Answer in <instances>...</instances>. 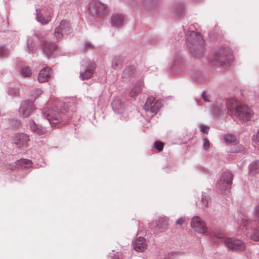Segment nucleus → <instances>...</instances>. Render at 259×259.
<instances>
[{
    "instance_id": "obj_23",
    "label": "nucleus",
    "mask_w": 259,
    "mask_h": 259,
    "mask_svg": "<svg viewBox=\"0 0 259 259\" xmlns=\"http://www.w3.org/2000/svg\"><path fill=\"white\" fill-rule=\"evenodd\" d=\"M143 85V81L140 80L137 81L135 85L129 93V95L131 97H134L138 94L141 90V88Z\"/></svg>"
},
{
    "instance_id": "obj_53",
    "label": "nucleus",
    "mask_w": 259,
    "mask_h": 259,
    "mask_svg": "<svg viewBox=\"0 0 259 259\" xmlns=\"http://www.w3.org/2000/svg\"><path fill=\"white\" fill-rule=\"evenodd\" d=\"M9 168H11L12 170L14 169V168L13 167H9Z\"/></svg>"
},
{
    "instance_id": "obj_20",
    "label": "nucleus",
    "mask_w": 259,
    "mask_h": 259,
    "mask_svg": "<svg viewBox=\"0 0 259 259\" xmlns=\"http://www.w3.org/2000/svg\"><path fill=\"white\" fill-rule=\"evenodd\" d=\"M51 69L45 68L42 69L38 75V80L39 82H44L48 80L51 76Z\"/></svg>"
},
{
    "instance_id": "obj_26",
    "label": "nucleus",
    "mask_w": 259,
    "mask_h": 259,
    "mask_svg": "<svg viewBox=\"0 0 259 259\" xmlns=\"http://www.w3.org/2000/svg\"><path fill=\"white\" fill-rule=\"evenodd\" d=\"M183 65V61L181 56H177L173 58V63L171 67L174 69L182 68Z\"/></svg>"
},
{
    "instance_id": "obj_2",
    "label": "nucleus",
    "mask_w": 259,
    "mask_h": 259,
    "mask_svg": "<svg viewBox=\"0 0 259 259\" xmlns=\"http://www.w3.org/2000/svg\"><path fill=\"white\" fill-rule=\"evenodd\" d=\"M188 46L192 54L195 56H199L203 54L204 40L201 35L192 31L186 33Z\"/></svg>"
},
{
    "instance_id": "obj_12",
    "label": "nucleus",
    "mask_w": 259,
    "mask_h": 259,
    "mask_svg": "<svg viewBox=\"0 0 259 259\" xmlns=\"http://www.w3.org/2000/svg\"><path fill=\"white\" fill-rule=\"evenodd\" d=\"M53 14V10L49 9L47 10H36V20L42 25H46L51 21Z\"/></svg>"
},
{
    "instance_id": "obj_44",
    "label": "nucleus",
    "mask_w": 259,
    "mask_h": 259,
    "mask_svg": "<svg viewBox=\"0 0 259 259\" xmlns=\"http://www.w3.org/2000/svg\"><path fill=\"white\" fill-rule=\"evenodd\" d=\"M155 0H143V4L146 7H151Z\"/></svg>"
},
{
    "instance_id": "obj_25",
    "label": "nucleus",
    "mask_w": 259,
    "mask_h": 259,
    "mask_svg": "<svg viewBox=\"0 0 259 259\" xmlns=\"http://www.w3.org/2000/svg\"><path fill=\"white\" fill-rule=\"evenodd\" d=\"M174 11L175 13L179 16H181L185 10V4L183 3H178L174 6Z\"/></svg>"
},
{
    "instance_id": "obj_13",
    "label": "nucleus",
    "mask_w": 259,
    "mask_h": 259,
    "mask_svg": "<svg viewBox=\"0 0 259 259\" xmlns=\"http://www.w3.org/2000/svg\"><path fill=\"white\" fill-rule=\"evenodd\" d=\"M225 244L229 249L236 251H243L246 248L245 244L242 241L232 238H227Z\"/></svg>"
},
{
    "instance_id": "obj_17",
    "label": "nucleus",
    "mask_w": 259,
    "mask_h": 259,
    "mask_svg": "<svg viewBox=\"0 0 259 259\" xmlns=\"http://www.w3.org/2000/svg\"><path fill=\"white\" fill-rule=\"evenodd\" d=\"M125 17L120 13H115L111 16L110 23L111 26L117 29L121 27L125 22Z\"/></svg>"
},
{
    "instance_id": "obj_9",
    "label": "nucleus",
    "mask_w": 259,
    "mask_h": 259,
    "mask_svg": "<svg viewBox=\"0 0 259 259\" xmlns=\"http://www.w3.org/2000/svg\"><path fill=\"white\" fill-rule=\"evenodd\" d=\"M42 116L46 118L52 126H56L58 124L63 121V117L60 116L58 110L50 109L45 112H42Z\"/></svg>"
},
{
    "instance_id": "obj_16",
    "label": "nucleus",
    "mask_w": 259,
    "mask_h": 259,
    "mask_svg": "<svg viewBox=\"0 0 259 259\" xmlns=\"http://www.w3.org/2000/svg\"><path fill=\"white\" fill-rule=\"evenodd\" d=\"M29 140V136L26 134L23 133L16 134L13 138V143L18 148L27 146Z\"/></svg>"
},
{
    "instance_id": "obj_10",
    "label": "nucleus",
    "mask_w": 259,
    "mask_h": 259,
    "mask_svg": "<svg viewBox=\"0 0 259 259\" xmlns=\"http://www.w3.org/2000/svg\"><path fill=\"white\" fill-rule=\"evenodd\" d=\"M72 28L69 21L66 20H62L59 26L54 31V35L57 39H61L63 35L69 34L72 32Z\"/></svg>"
},
{
    "instance_id": "obj_38",
    "label": "nucleus",
    "mask_w": 259,
    "mask_h": 259,
    "mask_svg": "<svg viewBox=\"0 0 259 259\" xmlns=\"http://www.w3.org/2000/svg\"><path fill=\"white\" fill-rule=\"evenodd\" d=\"M210 235L213 241L215 242L218 241L220 239H222L223 238V234H219L218 235H215V234L211 233Z\"/></svg>"
},
{
    "instance_id": "obj_29",
    "label": "nucleus",
    "mask_w": 259,
    "mask_h": 259,
    "mask_svg": "<svg viewBox=\"0 0 259 259\" xmlns=\"http://www.w3.org/2000/svg\"><path fill=\"white\" fill-rule=\"evenodd\" d=\"M231 149L229 150L231 153H238L243 151L244 149V147L237 143H235L231 145Z\"/></svg>"
},
{
    "instance_id": "obj_47",
    "label": "nucleus",
    "mask_w": 259,
    "mask_h": 259,
    "mask_svg": "<svg viewBox=\"0 0 259 259\" xmlns=\"http://www.w3.org/2000/svg\"><path fill=\"white\" fill-rule=\"evenodd\" d=\"M254 212H255V215L259 218V204L258 205H256L255 209H254Z\"/></svg>"
},
{
    "instance_id": "obj_33",
    "label": "nucleus",
    "mask_w": 259,
    "mask_h": 259,
    "mask_svg": "<svg viewBox=\"0 0 259 259\" xmlns=\"http://www.w3.org/2000/svg\"><path fill=\"white\" fill-rule=\"evenodd\" d=\"M21 75L24 77H30L31 75V71L28 67H23L20 70Z\"/></svg>"
},
{
    "instance_id": "obj_8",
    "label": "nucleus",
    "mask_w": 259,
    "mask_h": 259,
    "mask_svg": "<svg viewBox=\"0 0 259 259\" xmlns=\"http://www.w3.org/2000/svg\"><path fill=\"white\" fill-rule=\"evenodd\" d=\"M96 65L92 61H83L81 63L79 77L81 80L88 79L92 77L94 74Z\"/></svg>"
},
{
    "instance_id": "obj_19",
    "label": "nucleus",
    "mask_w": 259,
    "mask_h": 259,
    "mask_svg": "<svg viewBox=\"0 0 259 259\" xmlns=\"http://www.w3.org/2000/svg\"><path fill=\"white\" fill-rule=\"evenodd\" d=\"M252 222L250 220H248L245 218H242L240 221H239L238 225L240 230L242 232L238 234L241 235L243 233L244 236L248 237V234L249 233V228L251 227V223Z\"/></svg>"
},
{
    "instance_id": "obj_24",
    "label": "nucleus",
    "mask_w": 259,
    "mask_h": 259,
    "mask_svg": "<svg viewBox=\"0 0 259 259\" xmlns=\"http://www.w3.org/2000/svg\"><path fill=\"white\" fill-rule=\"evenodd\" d=\"M15 165L21 168H27L31 166L32 162L29 159H21L15 162Z\"/></svg>"
},
{
    "instance_id": "obj_36",
    "label": "nucleus",
    "mask_w": 259,
    "mask_h": 259,
    "mask_svg": "<svg viewBox=\"0 0 259 259\" xmlns=\"http://www.w3.org/2000/svg\"><path fill=\"white\" fill-rule=\"evenodd\" d=\"M121 65V61L119 59L117 58H114L113 59L112 62V67L114 69H116L118 68H119Z\"/></svg>"
},
{
    "instance_id": "obj_22",
    "label": "nucleus",
    "mask_w": 259,
    "mask_h": 259,
    "mask_svg": "<svg viewBox=\"0 0 259 259\" xmlns=\"http://www.w3.org/2000/svg\"><path fill=\"white\" fill-rule=\"evenodd\" d=\"M135 69L133 66L126 68L122 72V78L126 81L132 78L135 75Z\"/></svg>"
},
{
    "instance_id": "obj_3",
    "label": "nucleus",
    "mask_w": 259,
    "mask_h": 259,
    "mask_svg": "<svg viewBox=\"0 0 259 259\" xmlns=\"http://www.w3.org/2000/svg\"><path fill=\"white\" fill-rule=\"evenodd\" d=\"M233 52L227 46H222L214 52L212 62L220 65L227 66L233 60Z\"/></svg>"
},
{
    "instance_id": "obj_37",
    "label": "nucleus",
    "mask_w": 259,
    "mask_h": 259,
    "mask_svg": "<svg viewBox=\"0 0 259 259\" xmlns=\"http://www.w3.org/2000/svg\"><path fill=\"white\" fill-rule=\"evenodd\" d=\"M42 93V91L39 89H36L31 92V96L34 98L36 99Z\"/></svg>"
},
{
    "instance_id": "obj_45",
    "label": "nucleus",
    "mask_w": 259,
    "mask_h": 259,
    "mask_svg": "<svg viewBox=\"0 0 259 259\" xmlns=\"http://www.w3.org/2000/svg\"><path fill=\"white\" fill-rule=\"evenodd\" d=\"M209 147V142L207 139H203V148L204 149L206 150Z\"/></svg>"
},
{
    "instance_id": "obj_6",
    "label": "nucleus",
    "mask_w": 259,
    "mask_h": 259,
    "mask_svg": "<svg viewBox=\"0 0 259 259\" xmlns=\"http://www.w3.org/2000/svg\"><path fill=\"white\" fill-rule=\"evenodd\" d=\"M33 35L39 40L41 43H42L43 40L41 39V35L38 31H34ZM42 45L43 53L48 59H50L56 55L57 48L54 45L49 42H46L44 44H42Z\"/></svg>"
},
{
    "instance_id": "obj_52",
    "label": "nucleus",
    "mask_w": 259,
    "mask_h": 259,
    "mask_svg": "<svg viewBox=\"0 0 259 259\" xmlns=\"http://www.w3.org/2000/svg\"><path fill=\"white\" fill-rule=\"evenodd\" d=\"M70 111V110L68 109L67 110H65V111L67 112H69Z\"/></svg>"
},
{
    "instance_id": "obj_31",
    "label": "nucleus",
    "mask_w": 259,
    "mask_h": 259,
    "mask_svg": "<svg viewBox=\"0 0 259 259\" xmlns=\"http://www.w3.org/2000/svg\"><path fill=\"white\" fill-rule=\"evenodd\" d=\"M7 92L8 95L12 97H17L19 95V90L17 88H9Z\"/></svg>"
},
{
    "instance_id": "obj_14",
    "label": "nucleus",
    "mask_w": 259,
    "mask_h": 259,
    "mask_svg": "<svg viewBox=\"0 0 259 259\" xmlns=\"http://www.w3.org/2000/svg\"><path fill=\"white\" fill-rule=\"evenodd\" d=\"M34 109V105L32 102L24 101L21 102L18 112L21 117L26 118L30 116Z\"/></svg>"
},
{
    "instance_id": "obj_40",
    "label": "nucleus",
    "mask_w": 259,
    "mask_h": 259,
    "mask_svg": "<svg viewBox=\"0 0 259 259\" xmlns=\"http://www.w3.org/2000/svg\"><path fill=\"white\" fill-rule=\"evenodd\" d=\"M193 77L194 79L196 80L198 82H201L204 80V77L201 74L199 73L198 75H193Z\"/></svg>"
},
{
    "instance_id": "obj_42",
    "label": "nucleus",
    "mask_w": 259,
    "mask_h": 259,
    "mask_svg": "<svg viewBox=\"0 0 259 259\" xmlns=\"http://www.w3.org/2000/svg\"><path fill=\"white\" fill-rule=\"evenodd\" d=\"M8 53V50H6L3 46H0V56H6Z\"/></svg>"
},
{
    "instance_id": "obj_50",
    "label": "nucleus",
    "mask_w": 259,
    "mask_h": 259,
    "mask_svg": "<svg viewBox=\"0 0 259 259\" xmlns=\"http://www.w3.org/2000/svg\"><path fill=\"white\" fill-rule=\"evenodd\" d=\"M19 124V123L16 120V123L14 125V126H18Z\"/></svg>"
},
{
    "instance_id": "obj_11",
    "label": "nucleus",
    "mask_w": 259,
    "mask_h": 259,
    "mask_svg": "<svg viewBox=\"0 0 259 259\" xmlns=\"http://www.w3.org/2000/svg\"><path fill=\"white\" fill-rule=\"evenodd\" d=\"M191 227L195 232L201 235H204L207 232L208 228L205 222L198 216L192 218Z\"/></svg>"
},
{
    "instance_id": "obj_1",
    "label": "nucleus",
    "mask_w": 259,
    "mask_h": 259,
    "mask_svg": "<svg viewBox=\"0 0 259 259\" xmlns=\"http://www.w3.org/2000/svg\"><path fill=\"white\" fill-rule=\"evenodd\" d=\"M226 104L229 114L234 115L243 121L250 120L253 115V112L250 108L245 105H238L237 100L234 98L227 99Z\"/></svg>"
},
{
    "instance_id": "obj_43",
    "label": "nucleus",
    "mask_w": 259,
    "mask_h": 259,
    "mask_svg": "<svg viewBox=\"0 0 259 259\" xmlns=\"http://www.w3.org/2000/svg\"><path fill=\"white\" fill-rule=\"evenodd\" d=\"M8 53V50H6L3 46H0V56H6Z\"/></svg>"
},
{
    "instance_id": "obj_34",
    "label": "nucleus",
    "mask_w": 259,
    "mask_h": 259,
    "mask_svg": "<svg viewBox=\"0 0 259 259\" xmlns=\"http://www.w3.org/2000/svg\"><path fill=\"white\" fill-rule=\"evenodd\" d=\"M211 199L209 197L205 196L203 193L202 194L201 202L202 205L208 207L211 203Z\"/></svg>"
},
{
    "instance_id": "obj_41",
    "label": "nucleus",
    "mask_w": 259,
    "mask_h": 259,
    "mask_svg": "<svg viewBox=\"0 0 259 259\" xmlns=\"http://www.w3.org/2000/svg\"><path fill=\"white\" fill-rule=\"evenodd\" d=\"M154 147L159 151H161L163 148V144L162 142H155L154 143Z\"/></svg>"
},
{
    "instance_id": "obj_46",
    "label": "nucleus",
    "mask_w": 259,
    "mask_h": 259,
    "mask_svg": "<svg viewBox=\"0 0 259 259\" xmlns=\"http://www.w3.org/2000/svg\"><path fill=\"white\" fill-rule=\"evenodd\" d=\"M185 221V218L183 217H181L177 220L176 224L182 225L184 223Z\"/></svg>"
},
{
    "instance_id": "obj_21",
    "label": "nucleus",
    "mask_w": 259,
    "mask_h": 259,
    "mask_svg": "<svg viewBox=\"0 0 259 259\" xmlns=\"http://www.w3.org/2000/svg\"><path fill=\"white\" fill-rule=\"evenodd\" d=\"M29 125L32 132L37 135H42L47 132V130L45 127L40 125L36 124L33 120H30L29 121Z\"/></svg>"
},
{
    "instance_id": "obj_15",
    "label": "nucleus",
    "mask_w": 259,
    "mask_h": 259,
    "mask_svg": "<svg viewBox=\"0 0 259 259\" xmlns=\"http://www.w3.org/2000/svg\"><path fill=\"white\" fill-rule=\"evenodd\" d=\"M111 106L115 113L117 114H123V115L120 116L121 119L123 120H126L127 115L123 113L124 106L119 97H115L113 99L111 103Z\"/></svg>"
},
{
    "instance_id": "obj_39",
    "label": "nucleus",
    "mask_w": 259,
    "mask_h": 259,
    "mask_svg": "<svg viewBox=\"0 0 259 259\" xmlns=\"http://www.w3.org/2000/svg\"><path fill=\"white\" fill-rule=\"evenodd\" d=\"M199 128L201 132L207 134L208 132L210 127L205 124H201L199 125Z\"/></svg>"
},
{
    "instance_id": "obj_32",
    "label": "nucleus",
    "mask_w": 259,
    "mask_h": 259,
    "mask_svg": "<svg viewBox=\"0 0 259 259\" xmlns=\"http://www.w3.org/2000/svg\"><path fill=\"white\" fill-rule=\"evenodd\" d=\"M35 44L34 42L32 39L31 37H28L27 41V51L31 53L33 51L34 48Z\"/></svg>"
},
{
    "instance_id": "obj_5",
    "label": "nucleus",
    "mask_w": 259,
    "mask_h": 259,
    "mask_svg": "<svg viewBox=\"0 0 259 259\" xmlns=\"http://www.w3.org/2000/svg\"><path fill=\"white\" fill-rule=\"evenodd\" d=\"M232 180V174L229 170H226L222 173L221 178L218 182L217 187L222 193L229 191L231 188Z\"/></svg>"
},
{
    "instance_id": "obj_35",
    "label": "nucleus",
    "mask_w": 259,
    "mask_h": 259,
    "mask_svg": "<svg viewBox=\"0 0 259 259\" xmlns=\"http://www.w3.org/2000/svg\"><path fill=\"white\" fill-rule=\"evenodd\" d=\"M250 238L254 241H259V227L250 235Z\"/></svg>"
},
{
    "instance_id": "obj_28",
    "label": "nucleus",
    "mask_w": 259,
    "mask_h": 259,
    "mask_svg": "<svg viewBox=\"0 0 259 259\" xmlns=\"http://www.w3.org/2000/svg\"><path fill=\"white\" fill-rule=\"evenodd\" d=\"M249 172L252 175L259 172V160L252 162L249 165Z\"/></svg>"
},
{
    "instance_id": "obj_27",
    "label": "nucleus",
    "mask_w": 259,
    "mask_h": 259,
    "mask_svg": "<svg viewBox=\"0 0 259 259\" xmlns=\"http://www.w3.org/2000/svg\"><path fill=\"white\" fill-rule=\"evenodd\" d=\"M157 226L161 229H166L168 226V219L166 217H161L156 222Z\"/></svg>"
},
{
    "instance_id": "obj_51",
    "label": "nucleus",
    "mask_w": 259,
    "mask_h": 259,
    "mask_svg": "<svg viewBox=\"0 0 259 259\" xmlns=\"http://www.w3.org/2000/svg\"><path fill=\"white\" fill-rule=\"evenodd\" d=\"M110 259H115V257L112 256H110Z\"/></svg>"
},
{
    "instance_id": "obj_54",
    "label": "nucleus",
    "mask_w": 259,
    "mask_h": 259,
    "mask_svg": "<svg viewBox=\"0 0 259 259\" xmlns=\"http://www.w3.org/2000/svg\"><path fill=\"white\" fill-rule=\"evenodd\" d=\"M87 45H89V44H85V46H87Z\"/></svg>"
},
{
    "instance_id": "obj_4",
    "label": "nucleus",
    "mask_w": 259,
    "mask_h": 259,
    "mask_svg": "<svg viewBox=\"0 0 259 259\" xmlns=\"http://www.w3.org/2000/svg\"><path fill=\"white\" fill-rule=\"evenodd\" d=\"M88 10L92 16H104L108 12L107 6L97 0H92L90 2Z\"/></svg>"
},
{
    "instance_id": "obj_18",
    "label": "nucleus",
    "mask_w": 259,
    "mask_h": 259,
    "mask_svg": "<svg viewBox=\"0 0 259 259\" xmlns=\"http://www.w3.org/2000/svg\"><path fill=\"white\" fill-rule=\"evenodd\" d=\"M132 245L133 248L138 252H143L147 246L146 239L142 237H139L133 241Z\"/></svg>"
},
{
    "instance_id": "obj_48",
    "label": "nucleus",
    "mask_w": 259,
    "mask_h": 259,
    "mask_svg": "<svg viewBox=\"0 0 259 259\" xmlns=\"http://www.w3.org/2000/svg\"><path fill=\"white\" fill-rule=\"evenodd\" d=\"M252 140H256L258 142H259V130L257 133L256 134V135H254L252 137Z\"/></svg>"
},
{
    "instance_id": "obj_30",
    "label": "nucleus",
    "mask_w": 259,
    "mask_h": 259,
    "mask_svg": "<svg viewBox=\"0 0 259 259\" xmlns=\"http://www.w3.org/2000/svg\"><path fill=\"white\" fill-rule=\"evenodd\" d=\"M224 139L227 144H230L231 145L234 144L236 142V137L231 134H227L224 136Z\"/></svg>"
},
{
    "instance_id": "obj_7",
    "label": "nucleus",
    "mask_w": 259,
    "mask_h": 259,
    "mask_svg": "<svg viewBox=\"0 0 259 259\" xmlns=\"http://www.w3.org/2000/svg\"><path fill=\"white\" fill-rule=\"evenodd\" d=\"M161 107L162 104L160 101H155L154 97L150 96L147 98L143 108L147 114L153 116Z\"/></svg>"
},
{
    "instance_id": "obj_49",
    "label": "nucleus",
    "mask_w": 259,
    "mask_h": 259,
    "mask_svg": "<svg viewBox=\"0 0 259 259\" xmlns=\"http://www.w3.org/2000/svg\"><path fill=\"white\" fill-rule=\"evenodd\" d=\"M202 98L203 99V100L205 101V102H209L210 101L207 99L206 96L205 95V93L204 92H203L202 94Z\"/></svg>"
}]
</instances>
